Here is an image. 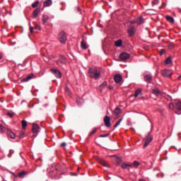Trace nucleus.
<instances>
[{
	"label": "nucleus",
	"instance_id": "obj_5",
	"mask_svg": "<svg viewBox=\"0 0 181 181\" xmlns=\"http://www.w3.org/2000/svg\"><path fill=\"white\" fill-rule=\"evenodd\" d=\"M145 22V20L142 17H139L135 19V21H132L130 22V23H137V25H141V23H144Z\"/></svg>",
	"mask_w": 181,
	"mask_h": 181
},
{
	"label": "nucleus",
	"instance_id": "obj_15",
	"mask_svg": "<svg viewBox=\"0 0 181 181\" xmlns=\"http://www.w3.org/2000/svg\"><path fill=\"white\" fill-rule=\"evenodd\" d=\"M129 34L132 36L135 33V28L130 26L128 29Z\"/></svg>",
	"mask_w": 181,
	"mask_h": 181
},
{
	"label": "nucleus",
	"instance_id": "obj_11",
	"mask_svg": "<svg viewBox=\"0 0 181 181\" xmlns=\"http://www.w3.org/2000/svg\"><path fill=\"white\" fill-rule=\"evenodd\" d=\"M33 77H35V75H33V74H30L27 77L23 78L21 81H23V83H26V81H29V80H32Z\"/></svg>",
	"mask_w": 181,
	"mask_h": 181
},
{
	"label": "nucleus",
	"instance_id": "obj_7",
	"mask_svg": "<svg viewBox=\"0 0 181 181\" xmlns=\"http://www.w3.org/2000/svg\"><path fill=\"white\" fill-rule=\"evenodd\" d=\"M161 74L163 77H170V76H172V72L168 69H164L162 71Z\"/></svg>",
	"mask_w": 181,
	"mask_h": 181
},
{
	"label": "nucleus",
	"instance_id": "obj_42",
	"mask_svg": "<svg viewBox=\"0 0 181 181\" xmlns=\"http://www.w3.org/2000/svg\"><path fill=\"white\" fill-rule=\"evenodd\" d=\"M110 134H102L100 135V138H107V136H109Z\"/></svg>",
	"mask_w": 181,
	"mask_h": 181
},
{
	"label": "nucleus",
	"instance_id": "obj_45",
	"mask_svg": "<svg viewBox=\"0 0 181 181\" xmlns=\"http://www.w3.org/2000/svg\"><path fill=\"white\" fill-rule=\"evenodd\" d=\"M33 27H32L31 25H30V33H33Z\"/></svg>",
	"mask_w": 181,
	"mask_h": 181
},
{
	"label": "nucleus",
	"instance_id": "obj_39",
	"mask_svg": "<svg viewBox=\"0 0 181 181\" xmlns=\"http://www.w3.org/2000/svg\"><path fill=\"white\" fill-rule=\"evenodd\" d=\"M169 108L170 110H175V105H173V103H170L169 104Z\"/></svg>",
	"mask_w": 181,
	"mask_h": 181
},
{
	"label": "nucleus",
	"instance_id": "obj_28",
	"mask_svg": "<svg viewBox=\"0 0 181 181\" xmlns=\"http://www.w3.org/2000/svg\"><path fill=\"white\" fill-rule=\"evenodd\" d=\"M28 126V122L25 120L22 121V128L23 129H26V127Z\"/></svg>",
	"mask_w": 181,
	"mask_h": 181
},
{
	"label": "nucleus",
	"instance_id": "obj_49",
	"mask_svg": "<svg viewBox=\"0 0 181 181\" xmlns=\"http://www.w3.org/2000/svg\"><path fill=\"white\" fill-rule=\"evenodd\" d=\"M178 80H181V76H179V77H178Z\"/></svg>",
	"mask_w": 181,
	"mask_h": 181
},
{
	"label": "nucleus",
	"instance_id": "obj_10",
	"mask_svg": "<svg viewBox=\"0 0 181 181\" xmlns=\"http://www.w3.org/2000/svg\"><path fill=\"white\" fill-rule=\"evenodd\" d=\"M114 78L115 83H117V84H119V83L122 81V76L120 74H116Z\"/></svg>",
	"mask_w": 181,
	"mask_h": 181
},
{
	"label": "nucleus",
	"instance_id": "obj_25",
	"mask_svg": "<svg viewBox=\"0 0 181 181\" xmlns=\"http://www.w3.org/2000/svg\"><path fill=\"white\" fill-rule=\"evenodd\" d=\"M107 87V81L103 82L100 86V91H103L104 88Z\"/></svg>",
	"mask_w": 181,
	"mask_h": 181
},
{
	"label": "nucleus",
	"instance_id": "obj_6",
	"mask_svg": "<svg viewBox=\"0 0 181 181\" xmlns=\"http://www.w3.org/2000/svg\"><path fill=\"white\" fill-rule=\"evenodd\" d=\"M33 134H37V132H39L40 131V127H39V125H37V124H33Z\"/></svg>",
	"mask_w": 181,
	"mask_h": 181
},
{
	"label": "nucleus",
	"instance_id": "obj_17",
	"mask_svg": "<svg viewBox=\"0 0 181 181\" xmlns=\"http://www.w3.org/2000/svg\"><path fill=\"white\" fill-rule=\"evenodd\" d=\"M165 19H167L168 22H169L170 23H175V19L170 16H166Z\"/></svg>",
	"mask_w": 181,
	"mask_h": 181
},
{
	"label": "nucleus",
	"instance_id": "obj_21",
	"mask_svg": "<svg viewBox=\"0 0 181 181\" xmlns=\"http://www.w3.org/2000/svg\"><path fill=\"white\" fill-rule=\"evenodd\" d=\"M139 94H142V89L139 88L135 91L134 96L136 98Z\"/></svg>",
	"mask_w": 181,
	"mask_h": 181
},
{
	"label": "nucleus",
	"instance_id": "obj_48",
	"mask_svg": "<svg viewBox=\"0 0 181 181\" xmlns=\"http://www.w3.org/2000/svg\"><path fill=\"white\" fill-rule=\"evenodd\" d=\"M77 9H78V12H80V7H78Z\"/></svg>",
	"mask_w": 181,
	"mask_h": 181
},
{
	"label": "nucleus",
	"instance_id": "obj_13",
	"mask_svg": "<svg viewBox=\"0 0 181 181\" xmlns=\"http://www.w3.org/2000/svg\"><path fill=\"white\" fill-rule=\"evenodd\" d=\"M122 169H128V168H132V164L123 163L121 165Z\"/></svg>",
	"mask_w": 181,
	"mask_h": 181
},
{
	"label": "nucleus",
	"instance_id": "obj_32",
	"mask_svg": "<svg viewBox=\"0 0 181 181\" xmlns=\"http://www.w3.org/2000/svg\"><path fill=\"white\" fill-rule=\"evenodd\" d=\"M65 93L67 95H71V92L70 91V88L69 87L65 88Z\"/></svg>",
	"mask_w": 181,
	"mask_h": 181
},
{
	"label": "nucleus",
	"instance_id": "obj_40",
	"mask_svg": "<svg viewBox=\"0 0 181 181\" xmlns=\"http://www.w3.org/2000/svg\"><path fill=\"white\" fill-rule=\"evenodd\" d=\"M6 115H8V117H10V118H12V117H13V115H15V113L8 112L6 114Z\"/></svg>",
	"mask_w": 181,
	"mask_h": 181
},
{
	"label": "nucleus",
	"instance_id": "obj_20",
	"mask_svg": "<svg viewBox=\"0 0 181 181\" xmlns=\"http://www.w3.org/2000/svg\"><path fill=\"white\" fill-rule=\"evenodd\" d=\"M39 12H40V9L36 8L33 13V18H37V15L39 14Z\"/></svg>",
	"mask_w": 181,
	"mask_h": 181
},
{
	"label": "nucleus",
	"instance_id": "obj_47",
	"mask_svg": "<svg viewBox=\"0 0 181 181\" xmlns=\"http://www.w3.org/2000/svg\"><path fill=\"white\" fill-rule=\"evenodd\" d=\"M2 57H4V55L2 54H0V60L2 59Z\"/></svg>",
	"mask_w": 181,
	"mask_h": 181
},
{
	"label": "nucleus",
	"instance_id": "obj_14",
	"mask_svg": "<svg viewBox=\"0 0 181 181\" xmlns=\"http://www.w3.org/2000/svg\"><path fill=\"white\" fill-rule=\"evenodd\" d=\"M145 81H147L148 83H151L152 81V75L151 74H146L144 76Z\"/></svg>",
	"mask_w": 181,
	"mask_h": 181
},
{
	"label": "nucleus",
	"instance_id": "obj_31",
	"mask_svg": "<svg viewBox=\"0 0 181 181\" xmlns=\"http://www.w3.org/2000/svg\"><path fill=\"white\" fill-rule=\"evenodd\" d=\"M172 57H169L165 59V64H171Z\"/></svg>",
	"mask_w": 181,
	"mask_h": 181
},
{
	"label": "nucleus",
	"instance_id": "obj_50",
	"mask_svg": "<svg viewBox=\"0 0 181 181\" xmlns=\"http://www.w3.org/2000/svg\"><path fill=\"white\" fill-rule=\"evenodd\" d=\"M164 6H166V4H164Z\"/></svg>",
	"mask_w": 181,
	"mask_h": 181
},
{
	"label": "nucleus",
	"instance_id": "obj_38",
	"mask_svg": "<svg viewBox=\"0 0 181 181\" xmlns=\"http://www.w3.org/2000/svg\"><path fill=\"white\" fill-rule=\"evenodd\" d=\"M95 132H97V129H93V131H91L89 133V136H91V135H93V134H95Z\"/></svg>",
	"mask_w": 181,
	"mask_h": 181
},
{
	"label": "nucleus",
	"instance_id": "obj_19",
	"mask_svg": "<svg viewBox=\"0 0 181 181\" xmlns=\"http://www.w3.org/2000/svg\"><path fill=\"white\" fill-rule=\"evenodd\" d=\"M122 110L120 108L117 107L115 110H114V114L117 116V118H118V115L119 114H121Z\"/></svg>",
	"mask_w": 181,
	"mask_h": 181
},
{
	"label": "nucleus",
	"instance_id": "obj_22",
	"mask_svg": "<svg viewBox=\"0 0 181 181\" xmlns=\"http://www.w3.org/2000/svg\"><path fill=\"white\" fill-rule=\"evenodd\" d=\"M115 45L117 47H121V46H122V40H119L117 41H116L115 42Z\"/></svg>",
	"mask_w": 181,
	"mask_h": 181
},
{
	"label": "nucleus",
	"instance_id": "obj_23",
	"mask_svg": "<svg viewBox=\"0 0 181 181\" xmlns=\"http://www.w3.org/2000/svg\"><path fill=\"white\" fill-rule=\"evenodd\" d=\"M152 93L155 95H159V94H160V90H159V89H158V88H156L153 89Z\"/></svg>",
	"mask_w": 181,
	"mask_h": 181
},
{
	"label": "nucleus",
	"instance_id": "obj_18",
	"mask_svg": "<svg viewBox=\"0 0 181 181\" xmlns=\"http://www.w3.org/2000/svg\"><path fill=\"white\" fill-rule=\"evenodd\" d=\"M81 47L84 49H88V45H87V43L83 40L81 42Z\"/></svg>",
	"mask_w": 181,
	"mask_h": 181
},
{
	"label": "nucleus",
	"instance_id": "obj_27",
	"mask_svg": "<svg viewBox=\"0 0 181 181\" xmlns=\"http://www.w3.org/2000/svg\"><path fill=\"white\" fill-rule=\"evenodd\" d=\"M18 175V177H21V178L25 177V176H26V172L22 171L19 173Z\"/></svg>",
	"mask_w": 181,
	"mask_h": 181
},
{
	"label": "nucleus",
	"instance_id": "obj_8",
	"mask_svg": "<svg viewBox=\"0 0 181 181\" xmlns=\"http://www.w3.org/2000/svg\"><path fill=\"white\" fill-rule=\"evenodd\" d=\"M130 57L129 54L127 52H123L119 55V58L121 60H128V59Z\"/></svg>",
	"mask_w": 181,
	"mask_h": 181
},
{
	"label": "nucleus",
	"instance_id": "obj_36",
	"mask_svg": "<svg viewBox=\"0 0 181 181\" xmlns=\"http://www.w3.org/2000/svg\"><path fill=\"white\" fill-rule=\"evenodd\" d=\"M101 163H102V165H103V166H105L106 168H109V167H110V165H108V163H107V162H105V161H104V160H102V161H101Z\"/></svg>",
	"mask_w": 181,
	"mask_h": 181
},
{
	"label": "nucleus",
	"instance_id": "obj_34",
	"mask_svg": "<svg viewBox=\"0 0 181 181\" xmlns=\"http://www.w3.org/2000/svg\"><path fill=\"white\" fill-rule=\"evenodd\" d=\"M25 136V132L22 131L20 132L18 134V138H24Z\"/></svg>",
	"mask_w": 181,
	"mask_h": 181
},
{
	"label": "nucleus",
	"instance_id": "obj_3",
	"mask_svg": "<svg viewBox=\"0 0 181 181\" xmlns=\"http://www.w3.org/2000/svg\"><path fill=\"white\" fill-rule=\"evenodd\" d=\"M103 121L107 128H110V127H111V119L110 118V117H108V115L105 116Z\"/></svg>",
	"mask_w": 181,
	"mask_h": 181
},
{
	"label": "nucleus",
	"instance_id": "obj_41",
	"mask_svg": "<svg viewBox=\"0 0 181 181\" xmlns=\"http://www.w3.org/2000/svg\"><path fill=\"white\" fill-rule=\"evenodd\" d=\"M35 29H36L37 30H41L40 25L36 24L35 26Z\"/></svg>",
	"mask_w": 181,
	"mask_h": 181
},
{
	"label": "nucleus",
	"instance_id": "obj_26",
	"mask_svg": "<svg viewBox=\"0 0 181 181\" xmlns=\"http://www.w3.org/2000/svg\"><path fill=\"white\" fill-rule=\"evenodd\" d=\"M141 165V163H139V162L138 161H134V163L132 164V168H138V166H139Z\"/></svg>",
	"mask_w": 181,
	"mask_h": 181
},
{
	"label": "nucleus",
	"instance_id": "obj_24",
	"mask_svg": "<svg viewBox=\"0 0 181 181\" xmlns=\"http://www.w3.org/2000/svg\"><path fill=\"white\" fill-rule=\"evenodd\" d=\"M52 0H47L44 2L43 5L45 7L50 6L52 5Z\"/></svg>",
	"mask_w": 181,
	"mask_h": 181
},
{
	"label": "nucleus",
	"instance_id": "obj_16",
	"mask_svg": "<svg viewBox=\"0 0 181 181\" xmlns=\"http://www.w3.org/2000/svg\"><path fill=\"white\" fill-rule=\"evenodd\" d=\"M152 139H153L152 137L146 139L144 145V148H146V146L149 145V143L152 142Z\"/></svg>",
	"mask_w": 181,
	"mask_h": 181
},
{
	"label": "nucleus",
	"instance_id": "obj_9",
	"mask_svg": "<svg viewBox=\"0 0 181 181\" xmlns=\"http://www.w3.org/2000/svg\"><path fill=\"white\" fill-rule=\"evenodd\" d=\"M51 71L54 73L55 77H57V78H62V73L60 72V71L57 69H52Z\"/></svg>",
	"mask_w": 181,
	"mask_h": 181
},
{
	"label": "nucleus",
	"instance_id": "obj_30",
	"mask_svg": "<svg viewBox=\"0 0 181 181\" xmlns=\"http://www.w3.org/2000/svg\"><path fill=\"white\" fill-rule=\"evenodd\" d=\"M61 63H66V58H62V59L57 62L58 66H62Z\"/></svg>",
	"mask_w": 181,
	"mask_h": 181
},
{
	"label": "nucleus",
	"instance_id": "obj_12",
	"mask_svg": "<svg viewBox=\"0 0 181 181\" xmlns=\"http://www.w3.org/2000/svg\"><path fill=\"white\" fill-rule=\"evenodd\" d=\"M7 135L9 138H11V139H15V138L16 137V136L15 135V133H13L11 130L7 131Z\"/></svg>",
	"mask_w": 181,
	"mask_h": 181
},
{
	"label": "nucleus",
	"instance_id": "obj_43",
	"mask_svg": "<svg viewBox=\"0 0 181 181\" xmlns=\"http://www.w3.org/2000/svg\"><path fill=\"white\" fill-rule=\"evenodd\" d=\"M5 131V128L2 127V125L0 124V132H4Z\"/></svg>",
	"mask_w": 181,
	"mask_h": 181
},
{
	"label": "nucleus",
	"instance_id": "obj_46",
	"mask_svg": "<svg viewBox=\"0 0 181 181\" xmlns=\"http://www.w3.org/2000/svg\"><path fill=\"white\" fill-rule=\"evenodd\" d=\"M165 53V49H161L160 51V55L162 56V54H163Z\"/></svg>",
	"mask_w": 181,
	"mask_h": 181
},
{
	"label": "nucleus",
	"instance_id": "obj_29",
	"mask_svg": "<svg viewBox=\"0 0 181 181\" xmlns=\"http://www.w3.org/2000/svg\"><path fill=\"white\" fill-rule=\"evenodd\" d=\"M47 21H49V16H43V17H42L43 23H47Z\"/></svg>",
	"mask_w": 181,
	"mask_h": 181
},
{
	"label": "nucleus",
	"instance_id": "obj_2",
	"mask_svg": "<svg viewBox=\"0 0 181 181\" xmlns=\"http://www.w3.org/2000/svg\"><path fill=\"white\" fill-rule=\"evenodd\" d=\"M59 40L60 42V43H66V42L67 41V37L66 36V33H64V31H62L59 34Z\"/></svg>",
	"mask_w": 181,
	"mask_h": 181
},
{
	"label": "nucleus",
	"instance_id": "obj_44",
	"mask_svg": "<svg viewBox=\"0 0 181 181\" xmlns=\"http://www.w3.org/2000/svg\"><path fill=\"white\" fill-rule=\"evenodd\" d=\"M66 144L65 142H63V143L61 144V146L62 148H66Z\"/></svg>",
	"mask_w": 181,
	"mask_h": 181
},
{
	"label": "nucleus",
	"instance_id": "obj_1",
	"mask_svg": "<svg viewBox=\"0 0 181 181\" xmlns=\"http://www.w3.org/2000/svg\"><path fill=\"white\" fill-rule=\"evenodd\" d=\"M89 77L91 78H95V80L100 78L101 76V73L98 71L97 67H92L89 69L88 71Z\"/></svg>",
	"mask_w": 181,
	"mask_h": 181
},
{
	"label": "nucleus",
	"instance_id": "obj_35",
	"mask_svg": "<svg viewBox=\"0 0 181 181\" xmlns=\"http://www.w3.org/2000/svg\"><path fill=\"white\" fill-rule=\"evenodd\" d=\"M76 103H77L78 105H81V104H83V100H81L80 98H77Z\"/></svg>",
	"mask_w": 181,
	"mask_h": 181
},
{
	"label": "nucleus",
	"instance_id": "obj_33",
	"mask_svg": "<svg viewBox=\"0 0 181 181\" xmlns=\"http://www.w3.org/2000/svg\"><path fill=\"white\" fill-rule=\"evenodd\" d=\"M37 6H39V1H36L32 4L33 8H37Z\"/></svg>",
	"mask_w": 181,
	"mask_h": 181
},
{
	"label": "nucleus",
	"instance_id": "obj_37",
	"mask_svg": "<svg viewBox=\"0 0 181 181\" xmlns=\"http://www.w3.org/2000/svg\"><path fill=\"white\" fill-rule=\"evenodd\" d=\"M121 122H122V118L116 122V124H115V128H117V127H118L119 124H121Z\"/></svg>",
	"mask_w": 181,
	"mask_h": 181
},
{
	"label": "nucleus",
	"instance_id": "obj_4",
	"mask_svg": "<svg viewBox=\"0 0 181 181\" xmlns=\"http://www.w3.org/2000/svg\"><path fill=\"white\" fill-rule=\"evenodd\" d=\"M175 114L180 115L181 114V101H178L175 103Z\"/></svg>",
	"mask_w": 181,
	"mask_h": 181
}]
</instances>
